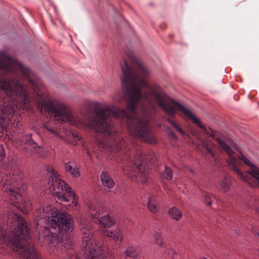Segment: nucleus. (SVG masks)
<instances>
[{
	"instance_id": "bb28decb",
	"label": "nucleus",
	"mask_w": 259,
	"mask_h": 259,
	"mask_svg": "<svg viewBox=\"0 0 259 259\" xmlns=\"http://www.w3.org/2000/svg\"><path fill=\"white\" fill-rule=\"evenodd\" d=\"M214 199V197L212 196L210 194H205L204 195V202L208 206H210L213 200Z\"/></svg>"
},
{
	"instance_id": "5701e85b",
	"label": "nucleus",
	"mask_w": 259,
	"mask_h": 259,
	"mask_svg": "<svg viewBox=\"0 0 259 259\" xmlns=\"http://www.w3.org/2000/svg\"><path fill=\"white\" fill-rule=\"evenodd\" d=\"M161 176L162 179L169 181L172 178V171L169 167L165 166L164 170L162 172Z\"/></svg>"
},
{
	"instance_id": "473e14b6",
	"label": "nucleus",
	"mask_w": 259,
	"mask_h": 259,
	"mask_svg": "<svg viewBox=\"0 0 259 259\" xmlns=\"http://www.w3.org/2000/svg\"><path fill=\"white\" fill-rule=\"evenodd\" d=\"M257 235L258 237H259V234L258 233Z\"/></svg>"
},
{
	"instance_id": "7c9ffc66",
	"label": "nucleus",
	"mask_w": 259,
	"mask_h": 259,
	"mask_svg": "<svg viewBox=\"0 0 259 259\" xmlns=\"http://www.w3.org/2000/svg\"><path fill=\"white\" fill-rule=\"evenodd\" d=\"M38 239H39V240H41V236H38Z\"/></svg>"
},
{
	"instance_id": "b1692460",
	"label": "nucleus",
	"mask_w": 259,
	"mask_h": 259,
	"mask_svg": "<svg viewBox=\"0 0 259 259\" xmlns=\"http://www.w3.org/2000/svg\"><path fill=\"white\" fill-rule=\"evenodd\" d=\"M64 193L66 196H68L69 199H70V197H72L73 199L75 200V194L74 192H72L71 188L68 185H67L65 183V185L64 186Z\"/></svg>"
},
{
	"instance_id": "ddd939ff",
	"label": "nucleus",
	"mask_w": 259,
	"mask_h": 259,
	"mask_svg": "<svg viewBox=\"0 0 259 259\" xmlns=\"http://www.w3.org/2000/svg\"><path fill=\"white\" fill-rule=\"evenodd\" d=\"M157 201L158 198L156 195H151L149 198L147 206L149 210L152 213H155L159 211V205Z\"/></svg>"
},
{
	"instance_id": "aec40b11",
	"label": "nucleus",
	"mask_w": 259,
	"mask_h": 259,
	"mask_svg": "<svg viewBox=\"0 0 259 259\" xmlns=\"http://www.w3.org/2000/svg\"><path fill=\"white\" fill-rule=\"evenodd\" d=\"M219 184L221 188H222L224 192H226L229 190L231 183L228 178L224 177L219 180Z\"/></svg>"
},
{
	"instance_id": "c756f323",
	"label": "nucleus",
	"mask_w": 259,
	"mask_h": 259,
	"mask_svg": "<svg viewBox=\"0 0 259 259\" xmlns=\"http://www.w3.org/2000/svg\"><path fill=\"white\" fill-rule=\"evenodd\" d=\"M72 137H73L74 138H77V140H78L79 139V136H78L77 133H72Z\"/></svg>"
},
{
	"instance_id": "423d86ee",
	"label": "nucleus",
	"mask_w": 259,
	"mask_h": 259,
	"mask_svg": "<svg viewBox=\"0 0 259 259\" xmlns=\"http://www.w3.org/2000/svg\"><path fill=\"white\" fill-rule=\"evenodd\" d=\"M23 174L17 166L0 162V186L9 196L11 203L24 213L29 211L32 207L29 200H22L20 194L24 186Z\"/></svg>"
},
{
	"instance_id": "6e6552de",
	"label": "nucleus",
	"mask_w": 259,
	"mask_h": 259,
	"mask_svg": "<svg viewBox=\"0 0 259 259\" xmlns=\"http://www.w3.org/2000/svg\"><path fill=\"white\" fill-rule=\"evenodd\" d=\"M47 175L48 176L47 188L52 195L58 197V200L61 201L68 202L69 199L68 196L64 193V186L65 182L60 179L57 172L54 167L50 165L46 166Z\"/></svg>"
},
{
	"instance_id": "a878e982",
	"label": "nucleus",
	"mask_w": 259,
	"mask_h": 259,
	"mask_svg": "<svg viewBox=\"0 0 259 259\" xmlns=\"http://www.w3.org/2000/svg\"><path fill=\"white\" fill-rule=\"evenodd\" d=\"M154 239L155 243L160 247H164L165 244L162 239L159 233H156L154 235Z\"/></svg>"
},
{
	"instance_id": "0eeeda50",
	"label": "nucleus",
	"mask_w": 259,
	"mask_h": 259,
	"mask_svg": "<svg viewBox=\"0 0 259 259\" xmlns=\"http://www.w3.org/2000/svg\"><path fill=\"white\" fill-rule=\"evenodd\" d=\"M77 222L82 234V245L84 247V254L87 259H106L107 249L98 246L93 237V231L91 225L81 217Z\"/></svg>"
},
{
	"instance_id": "2f4dec72",
	"label": "nucleus",
	"mask_w": 259,
	"mask_h": 259,
	"mask_svg": "<svg viewBox=\"0 0 259 259\" xmlns=\"http://www.w3.org/2000/svg\"><path fill=\"white\" fill-rule=\"evenodd\" d=\"M88 154L90 156V154L89 152H88Z\"/></svg>"
},
{
	"instance_id": "412c9836",
	"label": "nucleus",
	"mask_w": 259,
	"mask_h": 259,
	"mask_svg": "<svg viewBox=\"0 0 259 259\" xmlns=\"http://www.w3.org/2000/svg\"><path fill=\"white\" fill-rule=\"evenodd\" d=\"M44 127L49 132V133L53 134L56 137H59L62 140H63L62 136L59 135V131L55 128L51 126L49 123H44Z\"/></svg>"
},
{
	"instance_id": "f257e3e1",
	"label": "nucleus",
	"mask_w": 259,
	"mask_h": 259,
	"mask_svg": "<svg viewBox=\"0 0 259 259\" xmlns=\"http://www.w3.org/2000/svg\"><path fill=\"white\" fill-rule=\"evenodd\" d=\"M126 55L130 62L124 59L121 64L122 87L125 90L126 111L117 107L96 108L93 118L74 117L70 108L56 100H43L38 102V109L47 117L68 122L79 128L90 127L97 133L110 135L116 132L113 123L116 118L127 119L128 132L136 138L149 144L156 143L150 128L152 113L156 112V85L149 84L145 79L149 72L147 68L128 51Z\"/></svg>"
},
{
	"instance_id": "9b49d317",
	"label": "nucleus",
	"mask_w": 259,
	"mask_h": 259,
	"mask_svg": "<svg viewBox=\"0 0 259 259\" xmlns=\"http://www.w3.org/2000/svg\"><path fill=\"white\" fill-rule=\"evenodd\" d=\"M102 234L104 236H106L114 241L119 240L121 242L123 240L122 232L118 227L113 231L105 230L103 231Z\"/></svg>"
},
{
	"instance_id": "20e7f679",
	"label": "nucleus",
	"mask_w": 259,
	"mask_h": 259,
	"mask_svg": "<svg viewBox=\"0 0 259 259\" xmlns=\"http://www.w3.org/2000/svg\"><path fill=\"white\" fill-rule=\"evenodd\" d=\"M35 221H43L51 228L57 230L62 236L56 237L53 234L46 230L45 232L44 240L42 242L51 245L55 244L54 246L61 251H66L71 245L72 240L67 232L73 230V220L72 216L65 211L58 210L55 207L47 204H44L38 208L34 214Z\"/></svg>"
},
{
	"instance_id": "a211bd4d",
	"label": "nucleus",
	"mask_w": 259,
	"mask_h": 259,
	"mask_svg": "<svg viewBox=\"0 0 259 259\" xmlns=\"http://www.w3.org/2000/svg\"><path fill=\"white\" fill-rule=\"evenodd\" d=\"M202 146L207 150V153L209 154L211 157H215V154L213 152V149L215 148V145L211 141L208 140H205L202 141Z\"/></svg>"
},
{
	"instance_id": "c85d7f7f",
	"label": "nucleus",
	"mask_w": 259,
	"mask_h": 259,
	"mask_svg": "<svg viewBox=\"0 0 259 259\" xmlns=\"http://www.w3.org/2000/svg\"><path fill=\"white\" fill-rule=\"evenodd\" d=\"M169 135L174 139H175V140L177 139V136L174 132H171V133H170Z\"/></svg>"
},
{
	"instance_id": "f03ea898",
	"label": "nucleus",
	"mask_w": 259,
	"mask_h": 259,
	"mask_svg": "<svg viewBox=\"0 0 259 259\" xmlns=\"http://www.w3.org/2000/svg\"><path fill=\"white\" fill-rule=\"evenodd\" d=\"M0 73L10 76L9 79L4 75L0 76V89L10 101L0 107V126L5 127L14 114V107H24L29 101L25 88L20 81L22 79L34 91L38 89L39 82L32 72L4 52L0 53Z\"/></svg>"
},
{
	"instance_id": "f8f14e48",
	"label": "nucleus",
	"mask_w": 259,
	"mask_h": 259,
	"mask_svg": "<svg viewBox=\"0 0 259 259\" xmlns=\"http://www.w3.org/2000/svg\"><path fill=\"white\" fill-rule=\"evenodd\" d=\"M100 179L103 186L108 189H112L114 187V182L107 172L103 171L100 175Z\"/></svg>"
},
{
	"instance_id": "6ab92c4d",
	"label": "nucleus",
	"mask_w": 259,
	"mask_h": 259,
	"mask_svg": "<svg viewBox=\"0 0 259 259\" xmlns=\"http://www.w3.org/2000/svg\"><path fill=\"white\" fill-rule=\"evenodd\" d=\"M124 144L125 142L122 138H116V140L110 147L111 151L113 153L118 152L123 147Z\"/></svg>"
},
{
	"instance_id": "2eb2a0df",
	"label": "nucleus",
	"mask_w": 259,
	"mask_h": 259,
	"mask_svg": "<svg viewBox=\"0 0 259 259\" xmlns=\"http://www.w3.org/2000/svg\"><path fill=\"white\" fill-rule=\"evenodd\" d=\"M65 170L74 178H78L80 174L77 165L73 162L68 161L65 164Z\"/></svg>"
},
{
	"instance_id": "dca6fc26",
	"label": "nucleus",
	"mask_w": 259,
	"mask_h": 259,
	"mask_svg": "<svg viewBox=\"0 0 259 259\" xmlns=\"http://www.w3.org/2000/svg\"><path fill=\"white\" fill-rule=\"evenodd\" d=\"M100 217L101 218L95 221V223L104 226L105 228H110L115 224L114 220L109 214H107Z\"/></svg>"
},
{
	"instance_id": "f3484780",
	"label": "nucleus",
	"mask_w": 259,
	"mask_h": 259,
	"mask_svg": "<svg viewBox=\"0 0 259 259\" xmlns=\"http://www.w3.org/2000/svg\"><path fill=\"white\" fill-rule=\"evenodd\" d=\"M168 215L169 217L176 221H180L183 218V212L178 208L173 206L168 210Z\"/></svg>"
},
{
	"instance_id": "9d476101",
	"label": "nucleus",
	"mask_w": 259,
	"mask_h": 259,
	"mask_svg": "<svg viewBox=\"0 0 259 259\" xmlns=\"http://www.w3.org/2000/svg\"><path fill=\"white\" fill-rule=\"evenodd\" d=\"M90 209V214L95 223V221L101 218L100 217L107 214L106 209L101 205H98L95 207L91 206Z\"/></svg>"
},
{
	"instance_id": "7ed1b4c3",
	"label": "nucleus",
	"mask_w": 259,
	"mask_h": 259,
	"mask_svg": "<svg viewBox=\"0 0 259 259\" xmlns=\"http://www.w3.org/2000/svg\"><path fill=\"white\" fill-rule=\"evenodd\" d=\"M7 226L9 234L4 229H0V248H12L24 259H40L33 245L29 242V229L26 222L14 211L7 216Z\"/></svg>"
},
{
	"instance_id": "4468645a",
	"label": "nucleus",
	"mask_w": 259,
	"mask_h": 259,
	"mask_svg": "<svg viewBox=\"0 0 259 259\" xmlns=\"http://www.w3.org/2000/svg\"><path fill=\"white\" fill-rule=\"evenodd\" d=\"M23 144L27 145L28 146L27 148L30 149L32 153L37 155H40L42 151L41 147L38 146L36 143L31 139L22 140L21 145Z\"/></svg>"
},
{
	"instance_id": "39448f33",
	"label": "nucleus",
	"mask_w": 259,
	"mask_h": 259,
	"mask_svg": "<svg viewBox=\"0 0 259 259\" xmlns=\"http://www.w3.org/2000/svg\"><path fill=\"white\" fill-rule=\"evenodd\" d=\"M216 140L220 147L228 155V164L237 177L252 187L255 184L259 187V168L240 152L231 140L221 137Z\"/></svg>"
},
{
	"instance_id": "1a4fd4ad",
	"label": "nucleus",
	"mask_w": 259,
	"mask_h": 259,
	"mask_svg": "<svg viewBox=\"0 0 259 259\" xmlns=\"http://www.w3.org/2000/svg\"><path fill=\"white\" fill-rule=\"evenodd\" d=\"M144 154L146 155L145 157L141 155L139 159L140 163H135L136 166L133 169L126 170V173L128 177L133 179H135L136 180H140L143 183H146L148 179V171H142L143 161L144 160H147L149 161L150 163H152L156 159L155 154L151 150L148 151L147 153H145Z\"/></svg>"
},
{
	"instance_id": "cd10ccee",
	"label": "nucleus",
	"mask_w": 259,
	"mask_h": 259,
	"mask_svg": "<svg viewBox=\"0 0 259 259\" xmlns=\"http://www.w3.org/2000/svg\"><path fill=\"white\" fill-rule=\"evenodd\" d=\"M5 150L4 147L0 144V160L3 159L5 157Z\"/></svg>"
},
{
	"instance_id": "393cba45",
	"label": "nucleus",
	"mask_w": 259,
	"mask_h": 259,
	"mask_svg": "<svg viewBox=\"0 0 259 259\" xmlns=\"http://www.w3.org/2000/svg\"><path fill=\"white\" fill-rule=\"evenodd\" d=\"M126 255L133 258L137 257L138 252L133 247L128 246L125 251Z\"/></svg>"
},
{
	"instance_id": "4be33fe9",
	"label": "nucleus",
	"mask_w": 259,
	"mask_h": 259,
	"mask_svg": "<svg viewBox=\"0 0 259 259\" xmlns=\"http://www.w3.org/2000/svg\"><path fill=\"white\" fill-rule=\"evenodd\" d=\"M165 120L167 121L178 133L181 134L182 135H185L186 133L177 122L172 120L170 118H166Z\"/></svg>"
}]
</instances>
